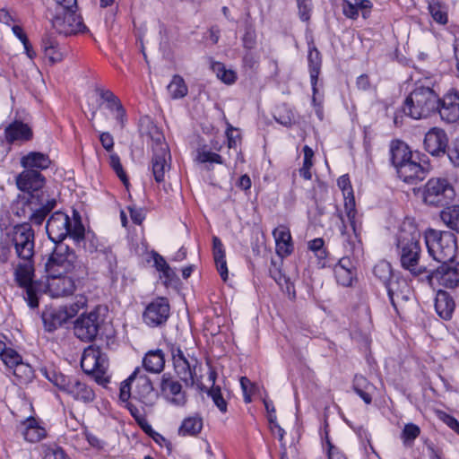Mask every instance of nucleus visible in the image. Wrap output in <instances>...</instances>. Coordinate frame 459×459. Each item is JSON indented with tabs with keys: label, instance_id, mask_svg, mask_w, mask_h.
Listing matches in <instances>:
<instances>
[{
	"label": "nucleus",
	"instance_id": "obj_38",
	"mask_svg": "<svg viewBox=\"0 0 459 459\" xmlns=\"http://www.w3.org/2000/svg\"><path fill=\"white\" fill-rule=\"evenodd\" d=\"M428 10L437 23L445 25L448 22L447 6L440 0H429L428 2Z\"/></svg>",
	"mask_w": 459,
	"mask_h": 459
},
{
	"label": "nucleus",
	"instance_id": "obj_15",
	"mask_svg": "<svg viewBox=\"0 0 459 459\" xmlns=\"http://www.w3.org/2000/svg\"><path fill=\"white\" fill-rule=\"evenodd\" d=\"M174 371L177 377L185 384L186 387H193L196 384V368L198 359L186 352L179 347L171 348Z\"/></svg>",
	"mask_w": 459,
	"mask_h": 459
},
{
	"label": "nucleus",
	"instance_id": "obj_20",
	"mask_svg": "<svg viewBox=\"0 0 459 459\" xmlns=\"http://www.w3.org/2000/svg\"><path fill=\"white\" fill-rule=\"evenodd\" d=\"M82 273L47 275L48 290L52 298L73 295Z\"/></svg>",
	"mask_w": 459,
	"mask_h": 459
},
{
	"label": "nucleus",
	"instance_id": "obj_50",
	"mask_svg": "<svg viewBox=\"0 0 459 459\" xmlns=\"http://www.w3.org/2000/svg\"><path fill=\"white\" fill-rule=\"evenodd\" d=\"M243 47L247 49H253L256 44V33L252 24H247L245 33L242 37Z\"/></svg>",
	"mask_w": 459,
	"mask_h": 459
},
{
	"label": "nucleus",
	"instance_id": "obj_64",
	"mask_svg": "<svg viewBox=\"0 0 459 459\" xmlns=\"http://www.w3.org/2000/svg\"><path fill=\"white\" fill-rule=\"evenodd\" d=\"M448 157L454 166L459 168V136L455 139L454 147L449 152Z\"/></svg>",
	"mask_w": 459,
	"mask_h": 459
},
{
	"label": "nucleus",
	"instance_id": "obj_54",
	"mask_svg": "<svg viewBox=\"0 0 459 459\" xmlns=\"http://www.w3.org/2000/svg\"><path fill=\"white\" fill-rule=\"evenodd\" d=\"M44 459H68L64 449L56 445L48 446L44 450Z\"/></svg>",
	"mask_w": 459,
	"mask_h": 459
},
{
	"label": "nucleus",
	"instance_id": "obj_49",
	"mask_svg": "<svg viewBox=\"0 0 459 459\" xmlns=\"http://www.w3.org/2000/svg\"><path fill=\"white\" fill-rule=\"evenodd\" d=\"M208 395L212 399L214 404L221 412L227 411V403L222 397L221 390L220 386H212L207 390Z\"/></svg>",
	"mask_w": 459,
	"mask_h": 459
},
{
	"label": "nucleus",
	"instance_id": "obj_53",
	"mask_svg": "<svg viewBox=\"0 0 459 459\" xmlns=\"http://www.w3.org/2000/svg\"><path fill=\"white\" fill-rule=\"evenodd\" d=\"M12 244L7 238H1L0 240V264H4L8 263L13 255L12 253Z\"/></svg>",
	"mask_w": 459,
	"mask_h": 459
},
{
	"label": "nucleus",
	"instance_id": "obj_16",
	"mask_svg": "<svg viewBox=\"0 0 459 459\" xmlns=\"http://www.w3.org/2000/svg\"><path fill=\"white\" fill-rule=\"evenodd\" d=\"M81 367L84 373L92 375L97 382H100L108 368L107 356L99 346L90 345L82 352Z\"/></svg>",
	"mask_w": 459,
	"mask_h": 459
},
{
	"label": "nucleus",
	"instance_id": "obj_41",
	"mask_svg": "<svg viewBox=\"0 0 459 459\" xmlns=\"http://www.w3.org/2000/svg\"><path fill=\"white\" fill-rule=\"evenodd\" d=\"M196 160L202 164H224L223 158L220 154L212 152L207 145L197 149Z\"/></svg>",
	"mask_w": 459,
	"mask_h": 459
},
{
	"label": "nucleus",
	"instance_id": "obj_21",
	"mask_svg": "<svg viewBox=\"0 0 459 459\" xmlns=\"http://www.w3.org/2000/svg\"><path fill=\"white\" fill-rule=\"evenodd\" d=\"M441 264L429 273L428 279L430 282L434 280L446 288H455L459 284V263L455 259L440 263Z\"/></svg>",
	"mask_w": 459,
	"mask_h": 459
},
{
	"label": "nucleus",
	"instance_id": "obj_9",
	"mask_svg": "<svg viewBox=\"0 0 459 459\" xmlns=\"http://www.w3.org/2000/svg\"><path fill=\"white\" fill-rule=\"evenodd\" d=\"M43 375L59 390L72 396L74 400L90 403L95 399L93 389L77 377H68L55 369H41Z\"/></svg>",
	"mask_w": 459,
	"mask_h": 459
},
{
	"label": "nucleus",
	"instance_id": "obj_58",
	"mask_svg": "<svg viewBox=\"0 0 459 459\" xmlns=\"http://www.w3.org/2000/svg\"><path fill=\"white\" fill-rule=\"evenodd\" d=\"M226 137L228 141V148L236 149L237 143L240 139V135L238 133V129L233 127L230 124H228L226 129Z\"/></svg>",
	"mask_w": 459,
	"mask_h": 459
},
{
	"label": "nucleus",
	"instance_id": "obj_35",
	"mask_svg": "<svg viewBox=\"0 0 459 459\" xmlns=\"http://www.w3.org/2000/svg\"><path fill=\"white\" fill-rule=\"evenodd\" d=\"M212 255L217 270L221 279L226 281L228 279V267L224 246L217 236L212 237Z\"/></svg>",
	"mask_w": 459,
	"mask_h": 459
},
{
	"label": "nucleus",
	"instance_id": "obj_39",
	"mask_svg": "<svg viewBox=\"0 0 459 459\" xmlns=\"http://www.w3.org/2000/svg\"><path fill=\"white\" fill-rule=\"evenodd\" d=\"M68 316L62 311H52L43 313L42 320L46 331L53 332L66 322Z\"/></svg>",
	"mask_w": 459,
	"mask_h": 459
},
{
	"label": "nucleus",
	"instance_id": "obj_28",
	"mask_svg": "<svg viewBox=\"0 0 459 459\" xmlns=\"http://www.w3.org/2000/svg\"><path fill=\"white\" fill-rule=\"evenodd\" d=\"M307 63L310 75V82L313 91V103H316V94L317 92V81L322 66V56L313 42L308 43Z\"/></svg>",
	"mask_w": 459,
	"mask_h": 459
},
{
	"label": "nucleus",
	"instance_id": "obj_6",
	"mask_svg": "<svg viewBox=\"0 0 459 459\" xmlns=\"http://www.w3.org/2000/svg\"><path fill=\"white\" fill-rule=\"evenodd\" d=\"M46 230L49 239L55 244L64 243L63 240L67 237L79 243L84 238L85 232L80 219L72 225L69 216L62 212H56L49 217Z\"/></svg>",
	"mask_w": 459,
	"mask_h": 459
},
{
	"label": "nucleus",
	"instance_id": "obj_37",
	"mask_svg": "<svg viewBox=\"0 0 459 459\" xmlns=\"http://www.w3.org/2000/svg\"><path fill=\"white\" fill-rule=\"evenodd\" d=\"M203 429V419L199 415L189 416L186 418L179 429L178 434L182 437L196 436Z\"/></svg>",
	"mask_w": 459,
	"mask_h": 459
},
{
	"label": "nucleus",
	"instance_id": "obj_36",
	"mask_svg": "<svg viewBox=\"0 0 459 459\" xmlns=\"http://www.w3.org/2000/svg\"><path fill=\"white\" fill-rule=\"evenodd\" d=\"M143 365L146 371L151 373H160L165 367V357L161 350L149 351L143 359Z\"/></svg>",
	"mask_w": 459,
	"mask_h": 459
},
{
	"label": "nucleus",
	"instance_id": "obj_59",
	"mask_svg": "<svg viewBox=\"0 0 459 459\" xmlns=\"http://www.w3.org/2000/svg\"><path fill=\"white\" fill-rule=\"evenodd\" d=\"M140 427L144 433L151 437L156 443L160 444L161 441H165L163 436L156 432L148 420H143V424Z\"/></svg>",
	"mask_w": 459,
	"mask_h": 459
},
{
	"label": "nucleus",
	"instance_id": "obj_13",
	"mask_svg": "<svg viewBox=\"0 0 459 459\" xmlns=\"http://www.w3.org/2000/svg\"><path fill=\"white\" fill-rule=\"evenodd\" d=\"M345 211L347 217L352 227L353 234L350 235L345 233L344 230H342V244L346 255L339 259L334 268H341L343 270L354 272L355 266L350 255L354 254L357 250H359L360 241L358 238V235L356 233L355 229L356 210L353 196L349 201L345 202Z\"/></svg>",
	"mask_w": 459,
	"mask_h": 459
},
{
	"label": "nucleus",
	"instance_id": "obj_48",
	"mask_svg": "<svg viewBox=\"0 0 459 459\" xmlns=\"http://www.w3.org/2000/svg\"><path fill=\"white\" fill-rule=\"evenodd\" d=\"M109 165L116 172L120 180L126 186L128 183L127 176L123 169L120 158L117 153H111L109 156Z\"/></svg>",
	"mask_w": 459,
	"mask_h": 459
},
{
	"label": "nucleus",
	"instance_id": "obj_62",
	"mask_svg": "<svg viewBox=\"0 0 459 459\" xmlns=\"http://www.w3.org/2000/svg\"><path fill=\"white\" fill-rule=\"evenodd\" d=\"M100 141L101 143L102 147L107 152H109L113 150L114 139H113V136L109 133H108V132L101 133L100 135Z\"/></svg>",
	"mask_w": 459,
	"mask_h": 459
},
{
	"label": "nucleus",
	"instance_id": "obj_17",
	"mask_svg": "<svg viewBox=\"0 0 459 459\" xmlns=\"http://www.w3.org/2000/svg\"><path fill=\"white\" fill-rule=\"evenodd\" d=\"M103 322V318L96 310L82 314L74 322V335L82 342H92L98 336Z\"/></svg>",
	"mask_w": 459,
	"mask_h": 459
},
{
	"label": "nucleus",
	"instance_id": "obj_7",
	"mask_svg": "<svg viewBox=\"0 0 459 459\" xmlns=\"http://www.w3.org/2000/svg\"><path fill=\"white\" fill-rule=\"evenodd\" d=\"M419 191L421 193L422 202L436 208L447 207L456 195L452 182L445 177L430 178Z\"/></svg>",
	"mask_w": 459,
	"mask_h": 459
},
{
	"label": "nucleus",
	"instance_id": "obj_40",
	"mask_svg": "<svg viewBox=\"0 0 459 459\" xmlns=\"http://www.w3.org/2000/svg\"><path fill=\"white\" fill-rule=\"evenodd\" d=\"M440 218L450 230L459 233V204L446 207Z\"/></svg>",
	"mask_w": 459,
	"mask_h": 459
},
{
	"label": "nucleus",
	"instance_id": "obj_33",
	"mask_svg": "<svg viewBox=\"0 0 459 459\" xmlns=\"http://www.w3.org/2000/svg\"><path fill=\"white\" fill-rule=\"evenodd\" d=\"M455 301L448 292L439 290L435 299V308L437 315L444 320H449L455 310Z\"/></svg>",
	"mask_w": 459,
	"mask_h": 459
},
{
	"label": "nucleus",
	"instance_id": "obj_52",
	"mask_svg": "<svg viewBox=\"0 0 459 459\" xmlns=\"http://www.w3.org/2000/svg\"><path fill=\"white\" fill-rule=\"evenodd\" d=\"M299 17L303 22H308L313 9L312 0H297Z\"/></svg>",
	"mask_w": 459,
	"mask_h": 459
},
{
	"label": "nucleus",
	"instance_id": "obj_47",
	"mask_svg": "<svg viewBox=\"0 0 459 459\" xmlns=\"http://www.w3.org/2000/svg\"><path fill=\"white\" fill-rule=\"evenodd\" d=\"M96 91L100 95V99L106 102V107L110 111H115L117 108L123 107L120 100L109 90L96 89Z\"/></svg>",
	"mask_w": 459,
	"mask_h": 459
},
{
	"label": "nucleus",
	"instance_id": "obj_1",
	"mask_svg": "<svg viewBox=\"0 0 459 459\" xmlns=\"http://www.w3.org/2000/svg\"><path fill=\"white\" fill-rule=\"evenodd\" d=\"M15 182L22 194L13 204L14 214L41 225L56 205V198L46 188V178L37 169H24L16 177Z\"/></svg>",
	"mask_w": 459,
	"mask_h": 459
},
{
	"label": "nucleus",
	"instance_id": "obj_26",
	"mask_svg": "<svg viewBox=\"0 0 459 459\" xmlns=\"http://www.w3.org/2000/svg\"><path fill=\"white\" fill-rule=\"evenodd\" d=\"M437 111L442 120L447 123L456 122L459 119V92L449 91L442 99L439 98Z\"/></svg>",
	"mask_w": 459,
	"mask_h": 459
},
{
	"label": "nucleus",
	"instance_id": "obj_43",
	"mask_svg": "<svg viewBox=\"0 0 459 459\" xmlns=\"http://www.w3.org/2000/svg\"><path fill=\"white\" fill-rule=\"evenodd\" d=\"M373 273L384 286L396 274L393 272L391 264L386 261H381L376 264Z\"/></svg>",
	"mask_w": 459,
	"mask_h": 459
},
{
	"label": "nucleus",
	"instance_id": "obj_8",
	"mask_svg": "<svg viewBox=\"0 0 459 459\" xmlns=\"http://www.w3.org/2000/svg\"><path fill=\"white\" fill-rule=\"evenodd\" d=\"M428 252L438 263L455 259L457 250L456 238L451 231L429 229L425 233Z\"/></svg>",
	"mask_w": 459,
	"mask_h": 459
},
{
	"label": "nucleus",
	"instance_id": "obj_44",
	"mask_svg": "<svg viewBox=\"0 0 459 459\" xmlns=\"http://www.w3.org/2000/svg\"><path fill=\"white\" fill-rule=\"evenodd\" d=\"M212 71L216 74L218 79L226 84H232L237 80L236 73L231 69H226L221 62H214L212 65Z\"/></svg>",
	"mask_w": 459,
	"mask_h": 459
},
{
	"label": "nucleus",
	"instance_id": "obj_3",
	"mask_svg": "<svg viewBox=\"0 0 459 459\" xmlns=\"http://www.w3.org/2000/svg\"><path fill=\"white\" fill-rule=\"evenodd\" d=\"M390 161L403 182L416 184L423 180L428 170L419 161L407 143L401 140H393L389 148Z\"/></svg>",
	"mask_w": 459,
	"mask_h": 459
},
{
	"label": "nucleus",
	"instance_id": "obj_27",
	"mask_svg": "<svg viewBox=\"0 0 459 459\" xmlns=\"http://www.w3.org/2000/svg\"><path fill=\"white\" fill-rule=\"evenodd\" d=\"M41 49L45 57L48 59L50 64H56L63 61L67 51L64 46H61L56 37L46 34L41 39Z\"/></svg>",
	"mask_w": 459,
	"mask_h": 459
},
{
	"label": "nucleus",
	"instance_id": "obj_32",
	"mask_svg": "<svg viewBox=\"0 0 459 459\" xmlns=\"http://www.w3.org/2000/svg\"><path fill=\"white\" fill-rule=\"evenodd\" d=\"M20 163L24 169H37L41 172L50 167L51 160L46 153L30 152L21 158Z\"/></svg>",
	"mask_w": 459,
	"mask_h": 459
},
{
	"label": "nucleus",
	"instance_id": "obj_29",
	"mask_svg": "<svg viewBox=\"0 0 459 459\" xmlns=\"http://www.w3.org/2000/svg\"><path fill=\"white\" fill-rule=\"evenodd\" d=\"M5 140L9 143L15 142H28L33 137L31 128L20 120H14L9 124L4 129Z\"/></svg>",
	"mask_w": 459,
	"mask_h": 459
},
{
	"label": "nucleus",
	"instance_id": "obj_63",
	"mask_svg": "<svg viewBox=\"0 0 459 459\" xmlns=\"http://www.w3.org/2000/svg\"><path fill=\"white\" fill-rule=\"evenodd\" d=\"M326 443L328 446V459H347L339 448L330 442L328 437H326Z\"/></svg>",
	"mask_w": 459,
	"mask_h": 459
},
{
	"label": "nucleus",
	"instance_id": "obj_61",
	"mask_svg": "<svg viewBox=\"0 0 459 459\" xmlns=\"http://www.w3.org/2000/svg\"><path fill=\"white\" fill-rule=\"evenodd\" d=\"M126 407L127 409L129 410L130 411V414L132 415V417L135 420V421L137 422V424L139 426H141L143 424V420H147V419L145 418V416L140 411V410L135 406L132 403H127L126 404Z\"/></svg>",
	"mask_w": 459,
	"mask_h": 459
},
{
	"label": "nucleus",
	"instance_id": "obj_57",
	"mask_svg": "<svg viewBox=\"0 0 459 459\" xmlns=\"http://www.w3.org/2000/svg\"><path fill=\"white\" fill-rule=\"evenodd\" d=\"M149 134L153 143L152 152H154V149H160L162 147L163 144H168L165 142L163 134L160 131H159V129L156 126H152Z\"/></svg>",
	"mask_w": 459,
	"mask_h": 459
},
{
	"label": "nucleus",
	"instance_id": "obj_24",
	"mask_svg": "<svg viewBox=\"0 0 459 459\" xmlns=\"http://www.w3.org/2000/svg\"><path fill=\"white\" fill-rule=\"evenodd\" d=\"M152 171L157 183L165 181V174L170 169L171 154L168 144L160 149H154L152 161Z\"/></svg>",
	"mask_w": 459,
	"mask_h": 459
},
{
	"label": "nucleus",
	"instance_id": "obj_14",
	"mask_svg": "<svg viewBox=\"0 0 459 459\" xmlns=\"http://www.w3.org/2000/svg\"><path fill=\"white\" fill-rule=\"evenodd\" d=\"M34 259L21 260L14 268V281L23 289L28 305L34 308L39 306L38 285L34 278Z\"/></svg>",
	"mask_w": 459,
	"mask_h": 459
},
{
	"label": "nucleus",
	"instance_id": "obj_5",
	"mask_svg": "<svg viewBox=\"0 0 459 459\" xmlns=\"http://www.w3.org/2000/svg\"><path fill=\"white\" fill-rule=\"evenodd\" d=\"M438 100L439 97L432 88L416 86L405 99L402 110L413 119L426 118L437 112Z\"/></svg>",
	"mask_w": 459,
	"mask_h": 459
},
{
	"label": "nucleus",
	"instance_id": "obj_18",
	"mask_svg": "<svg viewBox=\"0 0 459 459\" xmlns=\"http://www.w3.org/2000/svg\"><path fill=\"white\" fill-rule=\"evenodd\" d=\"M129 380L135 382L133 398L145 406H153L158 399V394L155 392L151 379L139 368H136L130 375Z\"/></svg>",
	"mask_w": 459,
	"mask_h": 459
},
{
	"label": "nucleus",
	"instance_id": "obj_25",
	"mask_svg": "<svg viewBox=\"0 0 459 459\" xmlns=\"http://www.w3.org/2000/svg\"><path fill=\"white\" fill-rule=\"evenodd\" d=\"M448 144V137L445 130L438 127L429 129L424 138L425 150L433 156H440L446 153Z\"/></svg>",
	"mask_w": 459,
	"mask_h": 459
},
{
	"label": "nucleus",
	"instance_id": "obj_10",
	"mask_svg": "<svg viewBox=\"0 0 459 459\" xmlns=\"http://www.w3.org/2000/svg\"><path fill=\"white\" fill-rule=\"evenodd\" d=\"M47 275L83 273L78 264L77 256L73 249L65 243H57L45 264Z\"/></svg>",
	"mask_w": 459,
	"mask_h": 459
},
{
	"label": "nucleus",
	"instance_id": "obj_34",
	"mask_svg": "<svg viewBox=\"0 0 459 459\" xmlns=\"http://www.w3.org/2000/svg\"><path fill=\"white\" fill-rule=\"evenodd\" d=\"M21 431L24 439L30 443L40 441L47 434L46 429L32 417L22 422Z\"/></svg>",
	"mask_w": 459,
	"mask_h": 459
},
{
	"label": "nucleus",
	"instance_id": "obj_22",
	"mask_svg": "<svg viewBox=\"0 0 459 459\" xmlns=\"http://www.w3.org/2000/svg\"><path fill=\"white\" fill-rule=\"evenodd\" d=\"M389 300L394 309L398 313V305L401 301L410 299L411 289L406 279L397 273L385 285Z\"/></svg>",
	"mask_w": 459,
	"mask_h": 459
},
{
	"label": "nucleus",
	"instance_id": "obj_46",
	"mask_svg": "<svg viewBox=\"0 0 459 459\" xmlns=\"http://www.w3.org/2000/svg\"><path fill=\"white\" fill-rule=\"evenodd\" d=\"M13 374L22 385L30 383L34 377L32 368L22 361L13 368Z\"/></svg>",
	"mask_w": 459,
	"mask_h": 459
},
{
	"label": "nucleus",
	"instance_id": "obj_56",
	"mask_svg": "<svg viewBox=\"0 0 459 459\" xmlns=\"http://www.w3.org/2000/svg\"><path fill=\"white\" fill-rule=\"evenodd\" d=\"M420 433V430L417 425L413 423H408L403 429L402 438L403 439L404 443L407 441H413L415 438H417Z\"/></svg>",
	"mask_w": 459,
	"mask_h": 459
},
{
	"label": "nucleus",
	"instance_id": "obj_42",
	"mask_svg": "<svg viewBox=\"0 0 459 459\" xmlns=\"http://www.w3.org/2000/svg\"><path fill=\"white\" fill-rule=\"evenodd\" d=\"M168 91L173 99H181L188 92L187 86L183 77L178 74L173 76L170 83L168 85Z\"/></svg>",
	"mask_w": 459,
	"mask_h": 459
},
{
	"label": "nucleus",
	"instance_id": "obj_31",
	"mask_svg": "<svg viewBox=\"0 0 459 459\" xmlns=\"http://www.w3.org/2000/svg\"><path fill=\"white\" fill-rule=\"evenodd\" d=\"M372 7L373 4L370 0H354V3L343 0L342 3L343 15L352 20H356L359 17V11H361L363 18L367 19Z\"/></svg>",
	"mask_w": 459,
	"mask_h": 459
},
{
	"label": "nucleus",
	"instance_id": "obj_23",
	"mask_svg": "<svg viewBox=\"0 0 459 459\" xmlns=\"http://www.w3.org/2000/svg\"><path fill=\"white\" fill-rule=\"evenodd\" d=\"M160 391L164 397L173 405L184 406L186 403V394L181 384L169 374H163L160 380Z\"/></svg>",
	"mask_w": 459,
	"mask_h": 459
},
{
	"label": "nucleus",
	"instance_id": "obj_19",
	"mask_svg": "<svg viewBox=\"0 0 459 459\" xmlns=\"http://www.w3.org/2000/svg\"><path fill=\"white\" fill-rule=\"evenodd\" d=\"M169 315L170 306L168 299L158 297L146 306L143 320L150 327H158L167 322Z\"/></svg>",
	"mask_w": 459,
	"mask_h": 459
},
{
	"label": "nucleus",
	"instance_id": "obj_30",
	"mask_svg": "<svg viewBox=\"0 0 459 459\" xmlns=\"http://www.w3.org/2000/svg\"><path fill=\"white\" fill-rule=\"evenodd\" d=\"M273 235L276 243L277 254L281 257L290 255L294 249L290 230L284 225H280L273 230Z\"/></svg>",
	"mask_w": 459,
	"mask_h": 459
},
{
	"label": "nucleus",
	"instance_id": "obj_4",
	"mask_svg": "<svg viewBox=\"0 0 459 459\" xmlns=\"http://www.w3.org/2000/svg\"><path fill=\"white\" fill-rule=\"evenodd\" d=\"M76 10L77 0L74 4L66 1L55 2L54 6L48 8L46 16L57 33L65 36L75 35L87 30L82 16L76 13Z\"/></svg>",
	"mask_w": 459,
	"mask_h": 459
},
{
	"label": "nucleus",
	"instance_id": "obj_45",
	"mask_svg": "<svg viewBox=\"0 0 459 459\" xmlns=\"http://www.w3.org/2000/svg\"><path fill=\"white\" fill-rule=\"evenodd\" d=\"M303 153H304V160H303V166L299 169V175L304 179L309 180L312 178L310 169L313 166L314 152L309 146L305 145L303 147Z\"/></svg>",
	"mask_w": 459,
	"mask_h": 459
},
{
	"label": "nucleus",
	"instance_id": "obj_55",
	"mask_svg": "<svg viewBox=\"0 0 459 459\" xmlns=\"http://www.w3.org/2000/svg\"><path fill=\"white\" fill-rule=\"evenodd\" d=\"M2 360L4 363L9 368H14L22 361L21 356L13 349H8L7 347L4 350V352L1 355Z\"/></svg>",
	"mask_w": 459,
	"mask_h": 459
},
{
	"label": "nucleus",
	"instance_id": "obj_2",
	"mask_svg": "<svg viewBox=\"0 0 459 459\" xmlns=\"http://www.w3.org/2000/svg\"><path fill=\"white\" fill-rule=\"evenodd\" d=\"M420 237L419 229L410 219H405L402 222L395 237V253L400 265L413 276H419L427 272L426 266L420 264Z\"/></svg>",
	"mask_w": 459,
	"mask_h": 459
},
{
	"label": "nucleus",
	"instance_id": "obj_51",
	"mask_svg": "<svg viewBox=\"0 0 459 459\" xmlns=\"http://www.w3.org/2000/svg\"><path fill=\"white\" fill-rule=\"evenodd\" d=\"M335 279L337 282L344 287H349L352 283L354 272L343 270L341 268H333Z\"/></svg>",
	"mask_w": 459,
	"mask_h": 459
},
{
	"label": "nucleus",
	"instance_id": "obj_12",
	"mask_svg": "<svg viewBox=\"0 0 459 459\" xmlns=\"http://www.w3.org/2000/svg\"><path fill=\"white\" fill-rule=\"evenodd\" d=\"M6 235L18 259L29 260L34 258L35 231L30 222L14 225Z\"/></svg>",
	"mask_w": 459,
	"mask_h": 459
},
{
	"label": "nucleus",
	"instance_id": "obj_11",
	"mask_svg": "<svg viewBox=\"0 0 459 459\" xmlns=\"http://www.w3.org/2000/svg\"><path fill=\"white\" fill-rule=\"evenodd\" d=\"M47 275L83 273L78 264L77 256L73 249L65 243H57L45 264Z\"/></svg>",
	"mask_w": 459,
	"mask_h": 459
},
{
	"label": "nucleus",
	"instance_id": "obj_60",
	"mask_svg": "<svg viewBox=\"0 0 459 459\" xmlns=\"http://www.w3.org/2000/svg\"><path fill=\"white\" fill-rule=\"evenodd\" d=\"M284 110L286 111V114H281V110L278 111V116L274 117L275 120L284 126H290L294 121V114L291 110Z\"/></svg>",
	"mask_w": 459,
	"mask_h": 459
}]
</instances>
